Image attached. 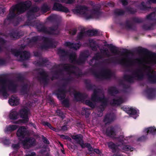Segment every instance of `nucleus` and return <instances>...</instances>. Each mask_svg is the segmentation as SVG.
I'll list each match as a JSON object with an SVG mask.
<instances>
[{"label":"nucleus","mask_w":156,"mask_h":156,"mask_svg":"<svg viewBox=\"0 0 156 156\" xmlns=\"http://www.w3.org/2000/svg\"><path fill=\"white\" fill-rule=\"evenodd\" d=\"M89 72L94 75L96 79L98 78V67H92L90 69Z\"/></svg>","instance_id":"obj_45"},{"label":"nucleus","mask_w":156,"mask_h":156,"mask_svg":"<svg viewBox=\"0 0 156 156\" xmlns=\"http://www.w3.org/2000/svg\"><path fill=\"white\" fill-rule=\"evenodd\" d=\"M28 85L27 83H25L21 86L20 92L23 94H27L28 92Z\"/></svg>","instance_id":"obj_41"},{"label":"nucleus","mask_w":156,"mask_h":156,"mask_svg":"<svg viewBox=\"0 0 156 156\" xmlns=\"http://www.w3.org/2000/svg\"><path fill=\"white\" fill-rule=\"evenodd\" d=\"M70 92V89L67 90L66 88H58L54 91L53 94L56 96L59 100H61L66 98L67 92Z\"/></svg>","instance_id":"obj_12"},{"label":"nucleus","mask_w":156,"mask_h":156,"mask_svg":"<svg viewBox=\"0 0 156 156\" xmlns=\"http://www.w3.org/2000/svg\"><path fill=\"white\" fill-rule=\"evenodd\" d=\"M109 148L112 150V152L114 153H118L119 149L118 146L112 142H109L108 143Z\"/></svg>","instance_id":"obj_36"},{"label":"nucleus","mask_w":156,"mask_h":156,"mask_svg":"<svg viewBox=\"0 0 156 156\" xmlns=\"http://www.w3.org/2000/svg\"><path fill=\"white\" fill-rule=\"evenodd\" d=\"M19 112L15 110H12L11 111L9 116L10 119L16 120L19 118Z\"/></svg>","instance_id":"obj_40"},{"label":"nucleus","mask_w":156,"mask_h":156,"mask_svg":"<svg viewBox=\"0 0 156 156\" xmlns=\"http://www.w3.org/2000/svg\"><path fill=\"white\" fill-rule=\"evenodd\" d=\"M89 55L90 53L88 50H85L81 52L78 61L80 65L84 64L87 58Z\"/></svg>","instance_id":"obj_18"},{"label":"nucleus","mask_w":156,"mask_h":156,"mask_svg":"<svg viewBox=\"0 0 156 156\" xmlns=\"http://www.w3.org/2000/svg\"><path fill=\"white\" fill-rule=\"evenodd\" d=\"M85 33L86 34V36L89 37L93 36L98 34V30H94L89 29L85 31Z\"/></svg>","instance_id":"obj_43"},{"label":"nucleus","mask_w":156,"mask_h":156,"mask_svg":"<svg viewBox=\"0 0 156 156\" xmlns=\"http://www.w3.org/2000/svg\"><path fill=\"white\" fill-rule=\"evenodd\" d=\"M133 21L135 23H140L144 22V20L141 18H138L136 17H134L132 18Z\"/></svg>","instance_id":"obj_60"},{"label":"nucleus","mask_w":156,"mask_h":156,"mask_svg":"<svg viewBox=\"0 0 156 156\" xmlns=\"http://www.w3.org/2000/svg\"><path fill=\"white\" fill-rule=\"evenodd\" d=\"M52 9L54 10L66 13L69 12V9L67 7L57 2H55L54 3Z\"/></svg>","instance_id":"obj_19"},{"label":"nucleus","mask_w":156,"mask_h":156,"mask_svg":"<svg viewBox=\"0 0 156 156\" xmlns=\"http://www.w3.org/2000/svg\"><path fill=\"white\" fill-rule=\"evenodd\" d=\"M98 102H101V104L98 106V117H101L103 115L105 108L108 105V99L104 95L101 97L98 95Z\"/></svg>","instance_id":"obj_8"},{"label":"nucleus","mask_w":156,"mask_h":156,"mask_svg":"<svg viewBox=\"0 0 156 156\" xmlns=\"http://www.w3.org/2000/svg\"><path fill=\"white\" fill-rule=\"evenodd\" d=\"M27 16L28 20H30L35 18V14L32 12L30 9L27 11Z\"/></svg>","instance_id":"obj_46"},{"label":"nucleus","mask_w":156,"mask_h":156,"mask_svg":"<svg viewBox=\"0 0 156 156\" xmlns=\"http://www.w3.org/2000/svg\"><path fill=\"white\" fill-rule=\"evenodd\" d=\"M122 55L126 54L125 57L121 58H117L115 57H112L110 58L105 59L104 61L105 63H112L114 64H120L124 67L127 68V71L130 72V70L129 69L131 66H133L134 63L137 62L140 63L142 58H137L135 60H131L130 58H128L127 54H130L129 51L126 49H123L122 51Z\"/></svg>","instance_id":"obj_1"},{"label":"nucleus","mask_w":156,"mask_h":156,"mask_svg":"<svg viewBox=\"0 0 156 156\" xmlns=\"http://www.w3.org/2000/svg\"><path fill=\"white\" fill-rule=\"evenodd\" d=\"M106 133L108 136L114 138H116L115 129L114 126H111L107 128L106 130Z\"/></svg>","instance_id":"obj_23"},{"label":"nucleus","mask_w":156,"mask_h":156,"mask_svg":"<svg viewBox=\"0 0 156 156\" xmlns=\"http://www.w3.org/2000/svg\"><path fill=\"white\" fill-rule=\"evenodd\" d=\"M105 46L108 47L110 51L113 53L118 54L120 52L118 50L117 47L113 45L112 44H105Z\"/></svg>","instance_id":"obj_38"},{"label":"nucleus","mask_w":156,"mask_h":156,"mask_svg":"<svg viewBox=\"0 0 156 156\" xmlns=\"http://www.w3.org/2000/svg\"><path fill=\"white\" fill-rule=\"evenodd\" d=\"M75 13H79L82 15L86 20L97 17L98 16V6L89 9L86 6L80 5L77 8L73 9Z\"/></svg>","instance_id":"obj_3"},{"label":"nucleus","mask_w":156,"mask_h":156,"mask_svg":"<svg viewBox=\"0 0 156 156\" xmlns=\"http://www.w3.org/2000/svg\"><path fill=\"white\" fill-rule=\"evenodd\" d=\"M9 104L13 106H16L19 104V99L16 95H12L9 100Z\"/></svg>","instance_id":"obj_26"},{"label":"nucleus","mask_w":156,"mask_h":156,"mask_svg":"<svg viewBox=\"0 0 156 156\" xmlns=\"http://www.w3.org/2000/svg\"><path fill=\"white\" fill-rule=\"evenodd\" d=\"M156 89L155 88H147L145 92L147 94V98L149 99H152L155 96Z\"/></svg>","instance_id":"obj_25"},{"label":"nucleus","mask_w":156,"mask_h":156,"mask_svg":"<svg viewBox=\"0 0 156 156\" xmlns=\"http://www.w3.org/2000/svg\"><path fill=\"white\" fill-rule=\"evenodd\" d=\"M108 92L111 96H114L115 94L119 93V91L115 87L112 86L108 89Z\"/></svg>","instance_id":"obj_35"},{"label":"nucleus","mask_w":156,"mask_h":156,"mask_svg":"<svg viewBox=\"0 0 156 156\" xmlns=\"http://www.w3.org/2000/svg\"><path fill=\"white\" fill-rule=\"evenodd\" d=\"M23 33L21 30L17 29L12 30L9 33V35L11 38L18 39L23 35Z\"/></svg>","instance_id":"obj_20"},{"label":"nucleus","mask_w":156,"mask_h":156,"mask_svg":"<svg viewBox=\"0 0 156 156\" xmlns=\"http://www.w3.org/2000/svg\"><path fill=\"white\" fill-rule=\"evenodd\" d=\"M6 41L2 37H0V53L3 51L2 46L5 44Z\"/></svg>","instance_id":"obj_61"},{"label":"nucleus","mask_w":156,"mask_h":156,"mask_svg":"<svg viewBox=\"0 0 156 156\" xmlns=\"http://www.w3.org/2000/svg\"><path fill=\"white\" fill-rule=\"evenodd\" d=\"M144 74L141 69L137 68L134 70L132 75H125L124 76L125 80L129 83H133L134 80L137 78L138 80H142L144 77Z\"/></svg>","instance_id":"obj_5"},{"label":"nucleus","mask_w":156,"mask_h":156,"mask_svg":"<svg viewBox=\"0 0 156 156\" xmlns=\"http://www.w3.org/2000/svg\"><path fill=\"white\" fill-rule=\"evenodd\" d=\"M88 63L92 67H98V52L96 53L94 56L90 61Z\"/></svg>","instance_id":"obj_33"},{"label":"nucleus","mask_w":156,"mask_h":156,"mask_svg":"<svg viewBox=\"0 0 156 156\" xmlns=\"http://www.w3.org/2000/svg\"><path fill=\"white\" fill-rule=\"evenodd\" d=\"M86 89L88 90H94L98 89V87L92 84L91 83V81L89 80L86 79L84 81Z\"/></svg>","instance_id":"obj_28"},{"label":"nucleus","mask_w":156,"mask_h":156,"mask_svg":"<svg viewBox=\"0 0 156 156\" xmlns=\"http://www.w3.org/2000/svg\"><path fill=\"white\" fill-rule=\"evenodd\" d=\"M23 146L27 149L35 146L36 145V140L33 137H26L22 141Z\"/></svg>","instance_id":"obj_13"},{"label":"nucleus","mask_w":156,"mask_h":156,"mask_svg":"<svg viewBox=\"0 0 156 156\" xmlns=\"http://www.w3.org/2000/svg\"><path fill=\"white\" fill-rule=\"evenodd\" d=\"M72 138L75 140L78 144L83 147V136L81 134H76L71 136Z\"/></svg>","instance_id":"obj_22"},{"label":"nucleus","mask_w":156,"mask_h":156,"mask_svg":"<svg viewBox=\"0 0 156 156\" xmlns=\"http://www.w3.org/2000/svg\"><path fill=\"white\" fill-rule=\"evenodd\" d=\"M89 42L90 43V46L92 50L94 51H96L97 47L95 45V41L93 40H91L89 41Z\"/></svg>","instance_id":"obj_62"},{"label":"nucleus","mask_w":156,"mask_h":156,"mask_svg":"<svg viewBox=\"0 0 156 156\" xmlns=\"http://www.w3.org/2000/svg\"><path fill=\"white\" fill-rule=\"evenodd\" d=\"M41 10L42 12L45 13L49 11L50 8L47 4L44 3L41 6Z\"/></svg>","instance_id":"obj_57"},{"label":"nucleus","mask_w":156,"mask_h":156,"mask_svg":"<svg viewBox=\"0 0 156 156\" xmlns=\"http://www.w3.org/2000/svg\"><path fill=\"white\" fill-rule=\"evenodd\" d=\"M68 56L69 57V60L70 62L80 65L79 63L78 62V59L77 58V55L75 52L69 54Z\"/></svg>","instance_id":"obj_30"},{"label":"nucleus","mask_w":156,"mask_h":156,"mask_svg":"<svg viewBox=\"0 0 156 156\" xmlns=\"http://www.w3.org/2000/svg\"><path fill=\"white\" fill-rule=\"evenodd\" d=\"M100 51L101 55H100V53L98 51V59L103 58L105 57H109L111 56L107 48L101 49H100Z\"/></svg>","instance_id":"obj_27"},{"label":"nucleus","mask_w":156,"mask_h":156,"mask_svg":"<svg viewBox=\"0 0 156 156\" xmlns=\"http://www.w3.org/2000/svg\"><path fill=\"white\" fill-rule=\"evenodd\" d=\"M91 100L94 102L98 101V89H95L94 91L93 94L91 96Z\"/></svg>","instance_id":"obj_51"},{"label":"nucleus","mask_w":156,"mask_h":156,"mask_svg":"<svg viewBox=\"0 0 156 156\" xmlns=\"http://www.w3.org/2000/svg\"><path fill=\"white\" fill-rule=\"evenodd\" d=\"M38 74L40 76H38V80L40 83L43 84L44 86L48 85L50 80L48 75L47 72L42 69L39 72Z\"/></svg>","instance_id":"obj_11"},{"label":"nucleus","mask_w":156,"mask_h":156,"mask_svg":"<svg viewBox=\"0 0 156 156\" xmlns=\"http://www.w3.org/2000/svg\"><path fill=\"white\" fill-rule=\"evenodd\" d=\"M125 12L123 10L119 9H117L114 11V13L115 15L118 16H121L124 15Z\"/></svg>","instance_id":"obj_55"},{"label":"nucleus","mask_w":156,"mask_h":156,"mask_svg":"<svg viewBox=\"0 0 156 156\" xmlns=\"http://www.w3.org/2000/svg\"><path fill=\"white\" fill-rule=\"evenodd\" d=\"M47 38V40L45 41L43 39L42 41L44 42V44L41 46V48L42 49L47 50L51 48L54 47V43L51 38L45 37Z\"/></svg>","instance_id":"obj_17"},{"label":"nucleus","mask_w":156,"mask_h":156,"mask_svg":"<svg viewBox=\"0 0 156 156\" xmlns=\"http://www.w3.org/2000/svg\"><path fill=\"white\" fill-rule=\"evenodd\" d=\"M10 51L15 57L20 56V60L21 61L27 60L30 58V54L27 51H22L20 50L11 48Z\"/></svg>","instance_id":"obj_7"},{"label":"nucleus","mask_w":156,"mask_h":156,"mask_svg":"<svg viewBox=\"0 0 156 156\" xmlns=\"http://www.w3.org/2000/svg\"><path fill=\"white\" fill-rule=\"evenodd\" d=\"M48 61V60L47 58H41V61H37L36 64L39 66H42L46 65Z\"/></svg>","instance_id":"obj_49"},{"label":"nucleus","mask_w":156,"mask_h":156,"mask_svg":"<svg viewBox=\"0 0 156 156\" xmlns=\"http://www.w3.org/2000/svg\"><path fill=\"white\" fill-rule=\"evenodd\" d=\"M119 24L123 29L126 28L133 30H135L136 29L135 25L133 23H130L129 21L128 20L126 21L125 24L122 23H120Z\"/></svg>","instance_id":"obj_21"},{"label":"nucleus","mask_w":156,"mask_h":156,"mask_svg":"<svg viewBox=\"0 0 156 156\" xmlns=\"http://www.w3.org/2000/svg\"><path fill=\"white\" fill-rule=\"evenodd\" d=\"M17 87L18 86L16 84L14 83L12 81H10L8 85V91L14 93H16L17 91Z\"/></svg>","instance_id":"obj_32"},{"label":"nucleus","mask_w":156,"mask_h":156,"mask_svg":"<svg viewBox=\"0 0 156 156\" xmlns=\"http://www.w3.org/2000/svg\"><path fill=\"white\" fill-rule=\"evenodd\" d=\"M30 111L27 107L21 109L19 112V115L22 119H19L18 121L23 123H26L29 121L28 113Z\"/></svg>","instance_id":"obj_9"},{"label":"nucleus","mask_w":156,"mask_h":156,"mask_svg":"<svg viewBox=\"0 0 156 156\" xmlns=\"http://www.w3.org/2000/svg\"><path fill=\"white\" fill-rule=\"evenodd\" d=\"M144 71L146 73L147 79L148 82L151 84L156 83V74L151 73V67L149 66H144L142 68Z\"/></svg>","instance_id":"obj_10"},{"label":"nucleus","mask_w":156,"mask_h":156,"mask_svg":"<svg viewBox=\"0 0 156 156\" xmlns=\"http://www.w3.org/2000/svg\"><path fill=\"white\" fill-rule=\"evenodd\" d=\"M22 19L21 17H17L15 18L11 22L14 26H17L20 23V22L22 20Z\"/></svg>","instance_id":"obj_53"},{"label":"nucleus","mask_w":156,"mask_h":156,"mask_svg":"<svg viewBox=\"0 0 156 156\" xmlns=\"http://www.w3.org/2000/svg\"><path fill=\"white\" fill-rule=\"evenodd\" d=\"M123 102V100L121 97H119L116 99L114 98L110 102V104L112 106L119 105Z\"/></svg>","instance_id":"obj_34"},{"label":"nucleus","mask_w":156,"mask_h":156,"mask_svg":"<svg viewBox=\"0 0 156 156\" xmlns=\"http://www.w3.org/2000/svg\"><path fill=\"white\" fill-rule=\"evenodd\" d=\"M6 80L3 78H0V92L5 99H6L9 95L6 89Z\"/></svg>","instance_id":"obj_15"},{"label":"nucleus","mask_w":156,"mask_h":156,"mask_svg":"<svg viewBox=\"0 0 156 156\" xmlns=\"http://www.w3.org/2000/svg\"><path fill=\"white\" fill-rule=\"evenodd\" d=\"M155 23H151L150 25H148L146 24H144L142 26V28L144 30H153Z\"/></svg>","instance_id":"obj_48"},{"label":"nucleus","mask_w":156,"mask_h":156,"mask_svg":"<svg viewBox=\"0 0 156 156\" xmlns=\"http://www.w3.org/2000/svg\"><path fill=\"white\" fill-rule=\"evenodd\" d=\"M122 149L123 150L131 151H133L134 149V148L131 146L128 145H126L123 146Z\"/></svg>","instance_id":"obj_63"},{"label":"nucleus","mask_w":156,"mask_h":156,"mask_svg":"<svg viewBox=\"0 0 156 156\" xmlns=\"http://www.w3.org/2000/svg\"><path fill=\"white\" fill-rule=\"evenodd\" d=\"M156 15L155 13L154 12H153L147 15L146 18L147 20L155 21Z\"/></svg>","instance_id":"obj_47"},{"label":"nucleus","mask_w":156,"mask_h":156,"mask_svg":"<svg viewBox=\"0 0 156 156\" xmlns=\"http://www.w3.org/2000/svg\"><path fill=\"white\" fill-rule=\"evenodd\" d=\"M27 134V131L23 126L20 127L17 130L16 134L17 136L20 138L23 139Z\"/></svg>","instance_id":"obj_24"},{"label":"nucleus","mask_w":156,"mask_h":156,"mask_svg":"<svg viewBox=\"0 0 156 156\" xmlns=\"http://www.w3.org/2000/svg\"><path fill=\"white\" fill-rule=\"evenodd\" d=\"M69 53L68 51L60 48H58L57 50V53L59 55L60 58H65L68 56Z\"/></svg>","instance_id":"obj_37"},{"label":"nucleus","mask_w":156,"mask_h":156,"mask_svg":"<svg viewBox=\"0 0 156 156\" xmlns=\"http://www.w3.org/2000/svg\"><path fill=\"white\" fill-rule=\"evenodd\" d=\"M34 24L39 32H43L49 35H57L59 33L58 31H57L58 28V25L53 26L47 28L42 23L34 22Z\"/></svg>","instance_id":"obj_4"},{"label":"nucleus","mask_w":156,"mask_h":156,"mask_svg":"<svg viewBox=\"0 0 156 156\" xmlns=\"http://www.w3.org/2000/svg\"><path fill=\"white\" fill-rule=\"evenodd\" d=\"M73 95L74 100L77 102H83L87 96L86 94L77 92L75 90H74Z\"/></svg>","instance_id":"obj_16"},{"label":"nucleus","mask_w":156,"mask_h":156,"mask_svg":"<svg viewBox=\"0 0 156 156\" xmlns=\"http://www.w3.org/2000/svg\"><path fill=\"white\" fill-rule=\"evenodd\" d=\"M31 5V2L28 0L21 2L13 6L12 8L10 9L9 12L4 20V24L6 23L7 21H8L9 23H11L17 15L23 13L29 10Z\"/></svg>","instance_id":"obj_2"},{"label":"nucleus","mask_w":156,"mask_h":156,"mask_svg":"<svg viewBox=\"0 0 156 156\" xmlns=\"http://www.w3.org/2000/svg\"><path fill=\"white\" fill-rule=\"evenodd\" d=\"M125 11L130 14H134L136 12V9L130 6L125 8Z\"/></svg>","instance_id":"obj_50"},{"label":"nucleus","mask_w":156,"mask_h":156,"mask_svg":"<svg viewBox=\"0 0 156 156\" xmlns=\"http://www.w3.org/2000/svg\"><path fill=\"white\" fill-rule=\"evenodd\" d=\"M115 119L114 115L112 113L107 114L105 115L104 122L106 124H109L114 121Z\"/></svg>","instance_id":"obj_31"},{"label":"nucleus","mask_w":156,"mask_h":156,"mask_svg":"<svg viewBox=\"0 0 156 156\" xmlns=\"http://www.w3.org/2000/svg\"><path fill=\"white\" fill-rule=\"evenodd\" d=\"M56 113L58 116L61 118L62 119L65 118V115L62 110L60 109H57L56 111Z\"/></svg>","instance_id":"obj_64"},{"label":"nucleus","mask_w":156,"mask_h":156,"mask_svg":"<svg viewBox=\"0 0 156 156\" xmlns=\"http://www.w3.org/2000/svg\"><path fill=\"white\" fill-rule=\"evenodd\" d=\"M43 39L45 41L47 40V38H45V37L39 36H34L30 39V42L31 43H35L38 41H41Z\"/></svg>","instance_id":"obj_39"},{"label":"nucleus","mask_w":156,"mask_h":156,"mask_svg":"<svg viewBox=\"0 0 156 156\" xmlns=\"http://www.w3.org/2000/svg\"><path fill=\"white\" fill-rule=\"evenodd\" d=\"M139 7L140 10L144 11H148L151 9V6H146L144 2H141V4L139 6Z\"/></svg>","instance_id":"obj_52"},{"label":"nucleus","mask_w":156,"mask_h":156,"mask_svg":"<svg viewBox=\"0 0 156 156\" xmlns=\"http://www.w3.org/2000/svg\"><path fill=\"white\" fill-rule=\"evenodd\" d=\"M121 109L128 114L130 115H135L137 113L136 110L135 109L132 107L129 108L125 106H123L121 107Z\"/></svg>","instance_id":"obj_29"},{"label":"nucleus","mask_w":156,"mask_h":156,"mask_svg":"<svg viewBox=\"0 0 156 156\" xmlns=\"http://www.w3.org/2000/svg\"><path fill=\"white\" fill-rule=\"evenodd\" d=\"M85 31H81L78 34L77 38L79 40H82L84 37L86 36Z\"/></svg>","instance_id":"obj_59"},{"label":"nucleus","mask_w":156,"mask_h":156,"mask_svg":"<svg viewBox=\"0 0 156 156\" xmlns=\"http://www.w3.org/2000/svg\"><path fill=\"white\" fill-rule=\"evenodd\" d=\"M61 101L62 104L65 107L68 108L69 107V101L68 98H65L62 100ZM62 101V100H61Z\"/></svg>","instance_id":"obj_54"},{"label":"nucleus","mask_w":156,"mask_h":156,"mask_svg":"<svg viewBox=\"0 0 156 156\" xmlns=\"http://www.w3.org/2000/svg\"><path fill=\"white\" fill-rule=\"evenodd\" d=\"M64 70L74 75L77 78L82 77L87 74V72L83 73L78 67L73 65L68 64L67 65L64 66L63 67Z\"/></svg>","instance_id":"obj_6"},{"label":"nucleus","mask_w":156,"mask_h":156,"mask_svg":"<svg viewBox=\"0 0 156 156\" xmlns=\"http://www.w3.org/2000/svg\"><path fill=\"white\" fill-rule=\"evenodd\" d=\"M114 75V73L109 69L105 68L102 69L100 76L101 78L105 80H110Z\"/></svg>","instance_id":"obj_14"},{"label":"nucleus","mask_w":156,"mask_h":156,"mask_svg":"<svg viewBox=\"0 0 156 156\" xmlns=\"http://www.w3.org/2000/svg\"><path fill=\"white\" fill-rule=\"evenodd\" d=\"M57 19V16L55 14H52L48 16L47 19L51 22H54L56 21Z\"/></svg>","instance_id":"obj_58"},{"label":"nucleus","mask_w":156,"mask_h":156,"mask_svg":"<svg viewBox=\"0 0 156 156\" xmlns=\"http://www.w3.org/2000/svg\"><path fill=\"white\" fill-rule=\"evenodd\" d=\"M18 128V126L16 125H9L6 126L5 131L11 132L16 129Z\"/></svg>","instance_id":"obj_42"},{"label":"nucleus","mask_w":156,"mask_h":156,"mask_svg":"<svg viewBox=\"0 0 156 156\" xmlns=\"http://www.w3.org/2000/svg\"><path fill=\"white\" fill-rule=\"evenodd\" d=\"M147 133L151 134L153 135L156 134V128L154 126H151L145 129Z\"/></svg>","instance_id":"obj_44"},{"label":"nucleus","mask_w":156,"mask_h":156,"mask_svg":"<svg viewBox=\"0 0 156 156\" xmlns=\"http://www.w3.org/2000/svg\"><path fill=\"white\" fill-rule=\"evenodd\" d=\"M137 52L139 53H143L144 54H148L150 52L146 48H140L137 50Z\"/></svg>","instance_id":"obj_56"}]
</instances>
